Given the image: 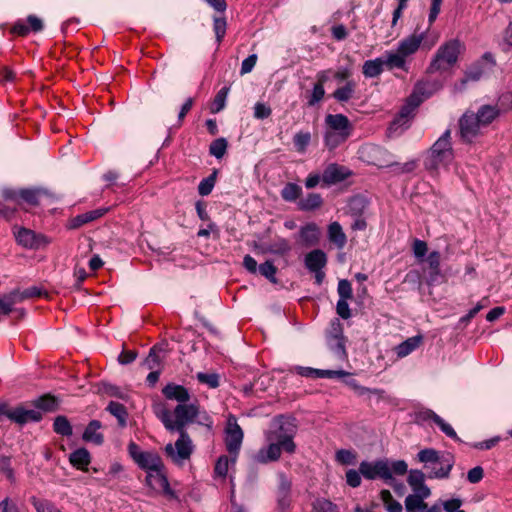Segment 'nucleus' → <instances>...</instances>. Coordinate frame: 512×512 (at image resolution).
<instances>
[{
    "label": "nucleus",
    "mask_w": 512,
    "mask_h": 512,
    "mask_svg": "<svg viewBox=\"0 0 512 512\" xmlns=\"http://www.w3.org/2000/svg\"><path fill=\"white\" fill-rule=\"evenodd\" d=\"M298 425L292 416L279 415L272 419L265 433L267 447L261 448L255 458L258 463L267 464L279 460L282 451L292 454L296 450L294 437Z\"/></svg>",
    "instance_id": "1"
},
{
    "label": "nucleus",
    "mask_w": 512,
    "mask_h": 512,
    "mask_svg": "<svg viewBox=\"0 0 512 512\" xmlns=\"http://www.w3.org/2000/svg\"><path fill=\"white\" fill-rule=\"evenodd\" d=\"M154 412L169 431H186L185 427L193 422L204 425L208 429L212 427L210 417L206 413H201L199 407L193 403L178 404L173 411L174 419L171 412L163 405H156Z\"/></svg>",
    "instance_id": "2"
},
{
    "label": "nucleus",
    "mask_w": 512,
    "mask_h": 512,
    "mask_svg": "<svg viewBox=\"0 0 512 512\" xmlns=\"http://www.w3.org/2000/svg\"><path fill=\"white\" fill-rule=\"evenodd\" d=\"M454 159L451 131L446 130L427 150L424 167L432 175H437L440 168H446Z\"/></svg>",
    "instance_id": "3"
},
{
    "label": "nucleus",
    "mask_w": 512,
    "mask_h": 512,
    "mask_svg": "<svg viewBox=\"0 0 512 512\" xmlns=\"http://www.w3.org/2000/svg\"><path fill=\"white\" fill-rule=\"evenodd\" d=\"M417 460L429 469L430 479H446L454 466L453 455L447 452H439L433 448H426L418 452Z\"/></svg>",
    "instance_id": "4"
},
{
    "label": "nucleus",
    "mask_w": 512,
    "mask_h": 512,
    "mask_svg": "<svg viewBox=\"0 0 512 512\" xmlns=\"http://www.w3.org/2000/svg\"><path fill=\"white\" fill-rule=\"evenodd\" d=\"M353 125L343 114H328L325 117V145L333 150L343 144L351 135Z\"/></svg>",
    "instance_id": "5"
},
{
    "label": "nucleus",
    "mask_w": 512,
    "mask_h": 512,
    "mask_svg": "<svg viewBox=\"0 0 512 512\" xmlns=\"http://www.w3.org/2000/svg\"><path fill=\"white\" fill-rule=\"evenodd\" d=\"M464 45L457 39L443 43L432 58L427 68L428 73L445 72L456 65Z\"/></svg>",
    "instance_id": "6"
},
{
    "label": "nucleus",
    "mask_w": 512,
    "mask_h": 512,
    "mask_svg": "<svg viewBox=\"0 0 512 512\" xmlns=\"http://www.w3.org/2000/svg\"><path fill=\"white\" fill-rule=\"evenodd\" d=\"M429 86V83L422 82L416 85L408 104L401 109L398 118L395 119L392 126L404 125L408 121L410 114L423 101V98L428 97L433 92L432 89H428Z\"/></svg>",
    "instance_id": "7"
},
{
    "label": "nucleus",
    "mask_w": 512,
    "mask_h": 512,
    "mask_svg": "<svg viewBox=\"0 0 512 512\" xmlns=\"http://www.w3.org/2000/svg\"><path fill=\"white\" fill-rule=\"evenodd\" d=\"M179 438L175 445L167 444L165 452L176 464L181 465L185 460L189 459L193 452V444L186 431H178Z\"/></svg>",
    "instance_id": "8"
},
{
    "label": "nucleus",
    "mask_w": 512,
    "mask_h": 512,
    "mask_svg": "<svg viewBox=\"0 0 512 512\" xmlns=\"http://www.w3.org/2000/svg\"><path fill=\"white\" fill-rule=\"evenodd\" d=\"M243 431L237 424V420L234 416H229L226 427V448L231 456L232 464L236 462L238 452L241 448L243 441Z\"/></svg>",
    "instance_id": "9"
},
{
    "label": "nucleus",
    "mask_w": 512,
    "mask_h": 512,
    "mask_svg": "<svg viewBox=\"0 0 512 512\" xmlns=\"http://www.w3.org/2000/svg\"><path fill=\"white\" fill-rule=\"evenodd\" d=\"M359 470L360 473L367 479H375L376 477H380L389 483L394 480L387 461L380 460L374 463L364 461L360 464Z\"/></svg>",
    "instance_id": "10"
},
{
    "label": "nucleus",
    "mask_w": 512,
    "mask_h": 512,
    "mask_svg": "<svg viewBox=\"0 0 512 512\" xmlns=\"http://www.w3.org/2000/svg\"><path fill=\"white\" fill-rule=\"evenodd\" d=\"M460 134L463 140L471 141L481 133L484 128L472 111H467L459 120Z\"/></svg>",
    "instance_id": "11"
},
{
    "label": "nucleus",
    "mask_w": 512,
    "mask_h": 512,
    "mask_svg": "<svg viewBox=\"0 0 512 512\" xmlns=\"http://www.w3.org/2000/svg\"><path fill=\"white\" fill-rule=\"evenodd\" d=\"M14 235L17 243L27 249H39L48 243L44 235L23 227L16 228Z\"/></svg>",
    "instance_id": "12"
},
{
    "label": "nucleus",
    "mask_w": 512,
    "mask_h": 512,
    "mask_svg": "<svg viewBox=\"0 0 512 512\" xmlns=\"http://www.w3.org/2000/svg\"><path fill=\"white\" fill-rule=\"evenodd\" d=\"M442 0H431V7L428 15V29L424 33L423 47L430 50L439 40V34L437 32L429 33L431 25L437 19L441 10Z\"/></svg>",
    "instance_id": "13"
},
{
    "label": "nucleus",
    "mask_w": 512,
    "mask_h": 512,
    "mask_svg": "<svg viewBox=\"0 0 512 512\" xmlns=\"http://www.w3.org/2000/svg\"><path fill=\"white\" fill-rule=\"evenodd\" d=\"M146 483L154 491H161L170 498H177L174 491L171 490L167 478L161 472V469L148 472L146 476Z\"/></svg>",
    "instance_id": "14"
},
{
    "label": "nucleus",
    "mask_w": 512,
    "mask_h": 512,
    "mask_svg": "<svg viewBox=\"0 0 512 512\" xmlns=\"http://www.w3.org/2000/svg\"><path fill=\"white\" fill-rule=\"evenodd\" d=\"M423 39L424 33H413L399 42L397 51L407 59L418 51Z\"/></svg>",
    "instance_id": "15"
},
{
    "label": "nucleus",
    "mask_w": 512,
    "mask_h": 512,
    "mask_svg": "<svg viewBox=\"0 0 512 512\" xmlns=\"http://www.w3.org/2000/svg\"><path fill=\"white\" fill-rule=\"evenodd\" d=\"M321 230L315 223H308L299 230V243L305 247H312L319 243Z\"/></svg>",
    "instance_id": "16"
},
{
    "label": "nucleus",
    "mask_w": 512,
    "mask_h": 512,
    "mask_svg": "<svg viewBox=\"0 0 512 512\" xmlns=\"http://www.w3.org/2000/svg\"><path fill=\"white\" fill-rule=\"evenodd\" d=\"M7 417L16 423L23 425L30 421H39L42 418V414L37 410L16 407L14 409H10V412H7Z\"/></svg>",
    "instance_id": "17"
},
{
    "label": "nucleus",
    "mask_w": 512,
    "mask_h": 512,
    "mask_svg": "<svg viewBox=\"0 0 512 512\" xmlns=\"http://www.w3.org/2000/svg\"><path fill=\"white\" fill-rule=\"evenodd\" d=\"M413 494H421L422 496H430V488L425 484V474L421 470H411L407 479Z\"/></svg>",
    "instance_id": "18"
},
{
    "label": "nucleus",
    "mask_w": 512,
    "mask_h": 512,
    "mask_svg": "<svg viewBox=\"0 0 512 512\" xmlns=\"http://www.w3.org/2000/svg\"><path fill=\"white\" fill-rule=\"evenodd\" d=\"M304 263L310 272L321 270L327 264V255L320 249H314L305 255Z\"/></svg>",
    "instance_id": "19"
},
{
    "label": "nucleus",
    "mask_w": 512,
    "mask_h": 512,
    "mask_svg": "<svg viewBox=\"0 0 512 512\" xmlns=\"http://www.w3.org/2000/svg\"><path fill=\"white\" fill-rule=\"evenodd\" d=\"M163 395L169 400H175L179 404H184L189 402L190 394L188 390L181 385L177 384H168L162 390Z\"/></svg>",
    "instance_id": "20"
},
{
    "label": "nucleus",
    "mask_w": 512,
    "mask_h": 512,
    "mask_svg": "<svg viewBox=\"0 0 512 512\" xmlns=\"http://www.w3.org/2000/svg\"><path fill=\"white\" fill-rule=\"evenodd\" d=\"M101 427L102 424L100 421H90L83 433V440L86 442H91L95 445H101L104 442V436L100 432Z\"/></svg>",
    "instance_id": "21"
},
{
    "label": "nucleus",
    "mask_w": 512,
    "mask_h": 512,
    "mask_svg": "<svg viewBox=\"0 0 512 512\" xmlns=\"http://www.w3.org/2000/svg\"><path fill=\"white\" fill-rule=\"evenodd\" d=\"M136 463L148 472L161 469L163 466L161 458L153 452H144L142 455H139Z\"/></svg>",
    "instance_id": "22"
},
{
    "label": "nucleus",
    "mask_w": 512,
    "mask_h": 512,
    "mask_svg": "<svg viewBox=\"0 0 512 512\" xmlns=\"http://www.w3.org/2000/svg\"><path fill=\"white\" fill-rule=\"evenodd\" d=\"M381 58L384 67H386L388 70H393L397 68L407 71L406 59L397 50L388 51Z\"/></svg>",
    "instance_id": "23"
},
{
    "label": "nucleus",
    "mask_w": 512,
    "mask_h": 512,
    "mask_svg": "<svg viewBox=\"0 0 512 512\" xmlns=\"http://www.w3.org/2000/svg\"><path fill=\"white\" fill-rule=\"evenodd\" d=\"M486 74V63L484 61L471 65L465 72L464 78L460 82L459 89L462 90L469 81H478Z\"/></svg>",
    "instance_id": "24"
},
{
    "label": "nucleus",
    "mask_w": 512,
    "mask_h": 512,
    "mask_svg": "<svg viewBox=\"0 0 512 512\" xmlns=\"http://www.w3.org/2000/svg\"><path fill=\"white\" fill-rule=\"evenodd\" d=\"M347 177L346 170L336 164L329 165L323 172L322 180L327 184H334Z\"/></svg>",
    "instance_id": "25"
},
{
    "label": "nucleus",
    "mask_w": 512,
    "mask_h": 512,
    "mask_svg": "<svg viewBox=\"0 0 512 512\" xmlns=\"http://www.w3.org/2000/svg\"><path fill=\"white\" fill-rule=\"evenodd\" d=\"M107 212V209L99 208L92 211H88L86 213L77 215L75 218L71 220L70 228H78L86 223L92 222L100 217H102Z\"/></svg>",
    "instance_id": "26"
},
{
    "label": "nucleus",
    "mask_w": 512,
    "mask_h": 512,
    "mask_svg": "<svg viewBox=\"0 0 512 512\" xmlns=\"http://www.w3.org/2000/svg\"><path fill=\"white\" fill-rule=\"evenodd\" d=\"M328 239L331 243L335 244L339 249H342L347 242V237L343 232L341 225L338 222H332L328 226Z\"/></svg>",
    "instance_id": "27"
},
{
    "label": "nucleus",
    "mask_w": 512,
    "mask_h": 512,
    "mask_svg": "<svg viewBox=\"0 0 512 512\" xmlns=\"http://www.w3.org/2000/svg\"><path fill=\"white\" fill-rule=\"evenodd\" d=\"M483 127L488 126L499 116V109L492 105H483L475 113Z\"/></svg>",
    "instance_id": "28"
},
{
    "label": "nucleus",
    "mask_w": 512,
    "mask_h": 512,
    "mask_svg": "<svg viewBox=\"0 0 512 512\" xmlns=\"http://www.w3.org/2000/svg\"><path fill=\"white\" fill-rule=\"evenodd\" d=\"M422 340L423 338L420 335L408 338L396 346L395 351L397 356L400 358L406 357L421 345Z\"/></svg>",
    "instance_id": "29"
},
{
    "label": "nucleus",
    "mask_w": 512,
    "mask_h": 512,
    "mask_svg": "<svg viewBox=\"0 0 512 512\" xmlns=\"http://www.w3.org/2000/svg\"><path fill=\"white\" fill-rule=\"evenodd\" d=\"M69 460L74 467L84 470L90 463V454L85 448H79L70 454Z\"/></svg>",
    "instance_id": "30"
},
{
    "label": "nucleus",
    "mask_w": 512,
    "mask_h": 512,
    "mask_svg": "<svg viewBox=\"0 0 512 512\" xmlns=\"http://www.w3.org/2000/svg\"><path fill=\"white\" fill-rule=\"evenodd\" d=\"M429 496H422L421 494H410L405 498L404 504L407 511L421 512L427 509V504L424 499Z\"/></svg>",
    "instance_id": "31"
},
{
    "label": "nucleus",
    "mask_w": 512,
    "mask_h": 512,
    "mask_svg": "<svg viewBox=\"0 0 512 512\" xmlns=\"http://www.w3.org/2000/svg\"><path fill=\"white\" fill-rule=\"evenodd\" d=\"M21 302V295L19 291H12L5 294L0 298V311L3 314H9L13 310V306Z\"/></svg>",
    "instance_id": "32"
},
{
    "label": "nucleus",
    "mask_w": 512,
    "mask_h": 512,
    "mask_svg": "<svg viewBox=\"0 0 512 512\" xmlns=\"http://www.w3.org/2000/svg\"><path fill=\"white\" fill-rule=\"evenodd\" d=\"M383 69L384 65L381 57L367 60L363 64V74L369 78L377 77L382 73Z\"/></svg>",
    "instance_id": "33"
},
{
    "label": "nucleus",
    "mask_w": 512,
    "mask_h": 512,
    "mask_svg": "<svg viewBox=\"0 0 512 512\" xmlns=\"http://www.w3.org/2000/svg\"><path fill=\"white\" fill-rule=\"evenodd\" d=\"M322 203L323 200L320 194L310 193L299 201L298 206L303 211H311L319 208Z\"/></svg>",
    "instance_id": "34"
},
{
    "label": "nucleus",
    "mask_w": 512,
    "mask_h": 512,
    "mask_svg": "<svg viewBox=\"0 0 512 512\" xmlns=\"http://www.w3.org/2000/svg\"><path fill=\"white\" fill-rule=\"evenodd\" d=\"M356 83L354 81H347L343 87L336 89L333 93V97L338 102L349 101L355 93Z\"/></svg>",
    "instance_id": "35"
},
{
    "label": "nucleus",
    "mask_w": 512,
    "mask_h": 512,
    "mask_svg": "<svg viewBox=\"0 0 512 512\" xmlns=\"http://www.w3.org/2000/svg\"><path fill=\"white\" fill-rule=\"evenodd\" d=\"M106 410L117 418L118 423L121 427L126 426L128 413L124 405L118 402L111 401L108 404Z\"/></svg>",
    "instance_id": "36"
},
{
    "label": "nucleus",
    "mask_w": 512,
    "mask_h": 512,
    "mask_svg": "<svg viewBox=\"0 0 512 512\" xmlns=\"http://www.w3.org/2000/svg\"><path fill=\"white\" fill-rule=\"evenodd\" d=\"M279 489H278V502L279 505L284 508L288 505V494L291 488V482L284 476H279Z\"/></svg>",
    "instance_id": "37"
},
{
    "label": "nucleus",
    "mask_w": 512,
    "mask_h": 512,
    "mask_svg": "<svg viewBox=\"0 0 512 512\" xmlns=\"http://www.w3.org/2000/svg\"><path fill=\"white\" fill-rule=\"evenodd\" d=\"M380 498L388 512H402L403 508L400 502L396 501L389 490H382Z\"/></svg>",
    "instance_id": "38"
},
{
    "label": "nucleus",
    "mask_w": 512,
    "mask_h": 512,
    "mask_svg": "<svg viewBox=\"0 0 512 512\" xmlns=\"http://www.w3.org/2000/svg\"><path fill=\"white\" fill-rule=\"evenodd\" d=\"M302 193V189L295 183H288L281 190V196L284 200L293 202L297 200Z\"/></svg>",
    "instance_id": "39"
},
{
    "label": "nucleus",
    "mask_w": 512,
    "mask_h": 512,
    "mask_svg": "<svg viewBox=\"0 0 512 512\" xmlns=\"http://www.w3.org/2000/svg\"><path fill=\"white\" fill-rule=\"evenodd\" d=\"M291 247L288 240L284 238H279L275 242L271 243L269 246L265 248L267 252L284 255L290 251Z\"/></svg>",
    "instance_id": "40"
},
{
    "label": "nucleus",
    "mask_w": 512,
    "mask_h": 512,
    "mask_svg": "<svg viewBox=\"0 0 512 512\" xmlns=\"http://www.w3.org/2000/svg\"><path fill=\"white\" fill-rule=\"evenodd\" d=\"M54 431L62 436L72 435V427L65 416H58L54 420Z\"/></svg>",
    "instance_id": "41"
},
{
    "label": "nucleus",
    "mask_w": 512,
    "mask_h": 512,
    "mask_svg": "<svg viewBox=\"0 0 512 512\" xmlns=\"http://www.w3.org/2000/svg\"><path fill=\"white\" fill-rule=\"evenodd\" d=\"M43 193L39 189H24L19 191V197L30 205H38L39 198Z\"/></svg>",
    "instance_id": "42"
},
{
    "label": "nucleus",
    "mask_w": 512,
    "mask_h": 512,
    "mask_svg": "<svg viewBox=\"0 0 512 512\" xmlns=\"http://www.w3.org/2000/svg\"><path fill=\"white\" fill-rule=\"evenodd\" d=\"M227 141L225 138H218L210 144L209 152L216 158H222L227 150Z\"/></svg>",
    "instance_id": "43"
},
{
    "label": "nucleus",
    "mask_w": 512,
    "mask_h": 512,
    "mask_svg": "<svg viewBox=\"0 0 512 512\" xmlns=\"http://www.w3.org/2000/svg\"><path fill=\"white\" fill-rule=\"evenodd\" d=\"M258 270L260 274L267 278L271 283H277V279L275 278L277 267L271 261L262 263Z\"/></svg>",
    "instance_id": "44"
},
{
    "label": "nucleus",
    "mask_w": 512,
    "mask_h": 512,
    "mask_svg": "<svg viewBox=\"0 0 512 512\" xmlns=\"http://www.w3.org/2000/svg\"><path fill=\"white\" fill-rule=\"evenodd\" d=\"M229 92L228 87H223L215 96L211 106L212 113H218L225 107L226 98Z\"/></svg>",
    "instance_id": "45"
},
{
    "label": "nucleus",
    "mask_w": 512,
    "mask_h": 512,
    "mask_svg": "<svg viewBox=\"0 0 512 512\" xmlns=\"http://www.w3.org/2000/svg\"><path fill=\"white\" fill-rule=\"evenodd\" d=\"M230 463H232L231 458L229 459L225 455L220 456L215 464V475L220 478H225L228 473Z\"/></svg>",
    "instance_id": "46"
},
{
    "label": "nucleus",
    "mask_w": 512,
    "mask_h": 512,
    "mask_svg": "<svg viewBox=\"0 0 512 512\" xmlns=\"http://www.w3.org/2000/svg\"><path fill=\"white\" fill-rule=\"evenodd\" d=\"M216 182V172L208 176L207 178L203 179L199 186H198V192L201 196H207L211 193L213 190V187Z\"/></svg>",
    "instance_id": "47"
},
{
    "label": "nucleus",
    "mask_w": 512,
    "mask_h": 512,
    "mask_svg": "<svg viewBox=\"0 0 512 512\" xmlns=\"http://www.w3.org/2000/svg\"><path fill=\"white\" fill-rule=\"evenodd\" d=\"M313 508L314 512H339L335 504L324 498L317 499L313 504Z\"/></svg>",
    "instance_id": "48"
},
{
    "label": "nucleus",
    "mask_w": 512,
    "mask_h": 512,
    "mask_svg": "<svg viewBox=\"0 0 512 512\" xmlns=\"http://www.w3.org/2000/svg\"><path fill=\"white\" fill-rule=\"evenodd\" d=\"M428 264L431 269V280H435V278L439 275L440 270V253L437 251H433L428 256Z\"/></svg>",
    "instance_id": "49"
},
{
    "label": "nucleus",
    "mask_w": 512,
    "mask_h": 512,
    "mask_svg": "<svg viewBox=\"0 0 512 512\" xmlns=\"http://www.w3.org/2000/svg\"><path fill=\"white\" fill-rule=\"evenodd\" d=\"M336 460L342 465H351L356 462V453L351 450L341 449L336 452Z\"/></svg>",
    "instance_id": "50"
},
{
    "label": "nucleus",
    "mask_w": 512,
    "mask_h": 512,
    "mask_svg": "<svg viewBox=\"0 0 512 512\" xmlns=\"http://www.w3.org/2000/svg\"><path fill=\"white\" fill-rule=\"evenodd\" d=\"M199 382L208 385L210 388H216L219 386V376L216 373H202L199 372L196 375Z\"/></svg>",
    "instance_id": "51"
},
{
    "label": "nucleus",
    "mask_w": 512,
    "mask_h": 512,
    "mask_svg": "<svg viewBox=\"0 0 512 512\" xmlns=\"http://www.w3.org/2000/svg\"><path fill=\"white\" fill-rule=\"evenodd\" d=\"M34 404L43 411H52L56 406V399L50 395H44L38 398Z\"/></svg>",
    "instance_id": "52"
},
{
    "label": "nucleus",
    "mask_w": 512,
    "mask_h": 512,
    "mask_svg": "<svg viewBox=\"0 0 512 512\" xmlns=\"http://www.w3.org/2000/svg\"><path fill=\"white\" fill-rule=\"evenodd\" d=\"M310 139L311 135L309 132H299L294 136L293 142L297 150L299 152H303L305 151L307 145L309 144Z\"/></svg>",
    "instance_id": "53"
},
{
    "label": "nucleus",
    "mask_w": 512,
    "mask_h": 512,
    "mask_svg": "<svg viewBox=\"0 0 512 512\" xmlns=\"http://www.w3.org/2000/svg\"><path fill=\"white\" fill-rule=\"evenodd\" d=\"M33 506L37 512H62L53 503L46 500L33 499Z\"/></svg>",
    "instance_id": "54"
},
{
    "label": "nucleus",
    "mask_w": 512,
    "mask_h": 512,
    "mask_svg": "<svg viewBox=\"0 0 512 512\" xmlns=\"http://www.w3.org/2000/svg\"><path fill=\"white\" fill-rule=\"evenodd\" d=\"M435 424L441 429L443 433H445L448 437L460 441L457 433L452 428V426L446 423L440 416H435Z\"/></svg>",
    "instance_id": "55"
},
{
    "label": "nucleus",
    "mask_w": 512,
    "mask_h": 512,
    "mask_svg": "<svg viewBox=\"0 0 512 512\" xmlns=\"http://www.w3.org/2000/svg\"><path fill=\"white\" fill-rule=\"evenodd\" d=\"M337 291L340 299H352L353 297L351 283L346 279L339 281Z\"/></svg>",
    "instance_id": "56"
},
{
    "label": "nucleus",
    "mask_w": 512,
    "mask_h": 512,
    "mask_svg": "<svg viewBox=\"0 0 512 512\" xmlns=\"http://www.w3.org/2000/svg\"><path fill=\"white\" fill-rule=\"evenodd\" d=\"M227 23L225 18H214V32L218 43L222 41L226 33Z\"/></svg>",
    "instance_id": "57"
},
{
    "label": "nucleus",
    "mask_w": 512,
    "mask_h": 512,
    "mask_svg": "<svg viewBox=\"0 0 512 512\" xmlns=\"http://www.w3.org/2000/svg\"><path fill=\"white\" fill-rule=\"evenodd\" d=\"M159 364H160V358L156 353V347H153L150 350L148 356L146 357L143 365L149 370H154L159 366Z\"/></svg>",
    "instance_id": "58"
},
{
    "label": "nucleus",
    "mask_w": 512,
    "mask_h": 512,
    "mask_svg": "<svg viewBox=\"0 0 512 512\" xmlns=\"http://www.w3.org/2000/svg\"><path fill=\"white\" fill-rule=\"evenodd\" d=\"M271 113V108L264 103L257 102L254 106V117L257 119H266Z\"/></svg>",
    "instance_id": "59"
},
{
    "label": "nucleus",
    "mask_w": 512,
    "mask_h": 512,
    "mask_svg": "<svg viewBox=\"0 0 512 512\" xmlns=\"http://www.w3.org/2000/svg\"><path fill=\"white\" fill-rule=\"evenodd\" d=\"M257 59L258 57L256 54H252L244 59L241 65L240 74L245 75L250 73L255 67Z\"/></svg>",
    "instance_id": "60"
},
{
    "label": "nucleus",
    "mask_w": 512,
    "mask_h": 512,
    "mask_svg": "<svg viewBox=\"0 0 512 512\" xmlns=\"http://www.w3.org/2000/svg\"><path fill=\"white\" fill-rule=\"evenodd\" d=\"M347 300L348 299L339 298L336 305L337 314L343 319H349L351 317V311Z\"/></svg>",
    "instance_id": "61"
},
{
    "label": "nucleus",
    "mask_w": 512,
    "mask_h": 512,
    "mask_svg": "<svg viewBox=\"0 0 512 512\" xmlns=\"http://www.w3.org/2000/svg\"><path fill=\"white\" fill-rule=\"evenodd\" d=\"M324 94H325V91H324V87H322V84H315L313 87L312 95L308 101V104L310 106L315 105L317 102L322 100V98L324 97Z\"/></svg>",
    "instance_id": "62"
},
{
    "label": "nucleus",
    "mask_w": 512,
    "mask_h": 512,
    "mask_svg": "<svg viewBox=\"0 0 512 512\" xmlns=\"http://www.w3.org/2000/svg\"><path fill=\"white\" fill-rule=\"evenodd\" d=\"M484 476L483 468L480 466H476L468 471L467 473V479L470 483H478L482 480Z\"/></svg>",
    "instance_id": "63"
},
{
    "label": "nucleus",
    "mask_w": 512,
    "mask_h": 512,
    "mask_svg": "<svg viewBox=\"0 0 512 512\" xmlns=\"http://www.w3.org/2000/svg\"><path fill=\"white\" fill-rule=\"evenodd\" d=\"M347 484L351 487H358L361 484V473L356 470H348L346 473Z\"/></svg>",
    "instance_id": "64"
}]
</instances>
